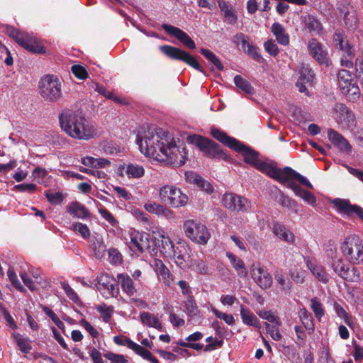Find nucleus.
Here are the masks:
<instances>
[{"instance_id":"42","label":"nucleus","mask_w":363,"mask_h":363,"mask_svg":"<svg viewBox=\"0 0 363 363\" xmlns=\"http://www.w3.org/2000/svg\"><path fill=\"white\" fill-rule=\"evenodd\" d=\"M299 80L311 84L314 78V73L308 65L302 64L299 69Z\"/></svg>"},{"instance_id":"50","label":"nucleus","mask_w":363,"mask_h":363,"mask_svg":"<svg viewBox=\"0 0 363 363\" xmlns=\"http://www.w3.org/2000/svg\"><path fill=\"white\" fill-rule=\"evenodd\" d=\"M342 278L348 281L357 282L360 280V272L356 267H348Z\"/></svg>"},{"instance_id":"4","label":"nucleus","mask_w":363,"mask_h":363,"mask_svg":"<svg viewBox=\"0 0 363 363\" xmlns=\"http://www.w3.org/2000/svg\"><path fill=\"white\" fill-rule=\"evenodd\" d=\"M340 250L342 255L351 264L363 263V241L355 235L346 237L342 242Z\"/></svg>"},{"instance_id":"6","label":"nucleus","mask_w":363,"mask_h":363,"mask_svg":"<svg viewBox=\"0 0 363 363\" xmlns=\"http://www.w3.org/2000/svg\"><path fill=\"white\" fill-rule=\"evenodd\" d=\"M5 31L9 36L28 51L33 53L45 52L42 41L36 37L21 32L11 26H7Z\"/></svg>"},{"instance_id":"36","label":"nucleus","mask_w":363,"mask_h":363,"mask_svg":"<svg viewBox=\"0 0 363 363\" xmlns=\"http://www.w3.org/2000/svg\"><path fill=\"white\" fill-rule=\"evenodd\" d=\"M155 271L160 279H162L165 284L169 286L172 283V274L168 268L160 260L155 262Z\"/></svg>"},{"instance_id":"9","label":"nucleus","mask_w":363,"mask_h":363,"mask_svg":"<svg viewBox=\"0 0 363 363\" xmlns=\"http://www.w3.org/2000/svg\"><path fill=\"white\" fill-rule=\"evenodd\" d=\"M187 142L196 145L206 155L212 158H222L225 152L214 141L198 135H191L187 137Z\"/></svg>"},{"instance_id":"19","label":"nucleus","mask_w":363,"mask_h":363,"mask_svg":"<svg viewBox=\"0 0 363 363\" xmlns=\"http://www.w3.org/2000/svg\"><path fill=\"white\" fill-rule=\"evenodd\" d=\"M97 289L104 297L115 296L118 293L116 280L108 274H101L98 279Z\"/></svg>"},{"instance_id":"2","label":"nucleus","mask_w":363,"mask_h":363,"mask_svg":"<svg viewBox=\"0 0 363 363\" xmlns=\"http://www.w3.org/2000/svg\"><path fill=\"white\" fill-rule=\"evenodd\" d=\"M59 120L62 130L73 139L89 140L97 135L94 125L74 111H63Z\"/></svg>"},{"instance_id":"25","label":"nucleus","mask_w":363,"mask_h":363,"mask_svg":"<svg viewBox=\"0 0 363 363\" xmlns=\"http://www.w3.org/2000/svg\"><path fill=\"white\" fill-rule=\"evenodd\" d=\"M328 136L329 140L340 150L346 152H351L352 146L350 145L348 141L337 131L333 129H328Z\"/></svg>"},{"instance_id":"24","label":"nucleus","mask_w":363,"mask_h":363,"mask_svg":"<svg viewBox=\"0 0 363 363\" xmlns=\"http://www.w3.org/2000/svg\"><path fill=\"white\" fill-rule=\"evenodd\" d=\"M272 233L279 240L289 243L294 244L295 242L294 234L284 225L279 223H274L272 227Z\"/></svg>"},{"instance_id":"47","label":"nucleus","mask_w":363,"mask_h":363,"mask_svg":"<svg viewBox=\"0 0 363 363\" xmlns=\"http://www.w3.org/2000/svg\"><path fill=\"white\" fill-rule=\"evenodd\" d=\"M334 310L337 315L344 319L345 323L350 327L353 324V320L351 315H350L346 311L337 303H335L333 305Z\"/></svg>"},{"instance_id":"17","label":"nucleus","mask_w":363,"mask_h":363,"mask_svg":"<svg viewBox=\"0 0 363 363\" xmlns=\"http://www.w3.org/2000/svg\"><path fill=\"white\" fill-rule=\"evenodd\" d=\"M130 238L129 247L133 251L137 250L140 252H144L150 250L153 247V241L150 239V235L147 233L132 231Z\"/></svg>"},{"instance_id":"39","label":"nucleus","mask_w":363,"mask_h":363,"mask_svg":"<svg viewBox=\"0 0 363 363\" xmlns=\"http://www.w3.org/2000/svg\"><path fill=\"white\" fill-rule=\"evenodd\" d=\"M344 13V21L348 28H354L357 24V17L356 11L352 6H346L342 11Z\"/></svg>"},{"instance_id":"41","label":"nucleus","mask_w":363,"mask_h":363,"mask_svg":"<svg viewBox=\"0 0 363 363\" xmlns=\"http://www.w3.org/2000/svg\"><path fill=\"white\" fill-rule=\"evenodd\" d=\"M303 22L306 27L309 30L310 32H315L320 33L322 30L321 23L314 16L308 15L304 17Z\"/></svg>"},{"instance_id":"7","label":"nucleus","mask_w":363,"mask_h":363,"mask_svg":"<svg viewBox=\"0 0 363 363\" xmlns=\"http://www.w3.org/2000/svg\"><path fill=\"white\" fill-rule=\"evenodd\" d=\"M263 173L283 184H286L289 179H296L301 184L313 189L312 184L306 177L288 167L282 169H277L269 163Z\"/></svg>"},{"instance_id":"64","label":"nucleus","mask_w":363,"mask_h":363,"mask_svg":"<svg viewBox=\"0 0 363 363\" xmlns=\"http://www.w3.org/2000/svg\"><path fill=\"white\" fill-rule=\"evenodd\" d=\"M298 196L303 199L306 202L312 206H315L316 199L315 196L309 192L308 191L302 189L300 192L297 194Z\"/></svg>"},{"instance_id":"18","label":"nucleus","mask_w":363,"mask_h":363,"mask_svg":"<svg viewBox=\"0 0 363 363\" xmlns=\"http://www.w3.org/2000/svg\"><path fill=\"white\" fill-rule=\"evenodd\" d=\"M152 237L160 242L159 247L164 256L166 257H171V255L173 254V249H174L176 245L167 235L164 229L157 227L152 230Z\"/></svg>"},{"instance_id":"5","label":"nucleus","mask_w":363,"mask_h":363,"mask_svg":"<svg viewBox=\"0 0 363 363\" xmlns=\"http://www.w3.org/2000/svg\"><path fill=\"white\" fill-rule=\"evenodd\" d=\"M39 93L48 102H57L62 96V82L53 74H47L39 82Z\"/></svg>"},{"instance_id":"59","label":"nucleus","mask_w":363,"mask_h":363,"mask_svg":"<svg viewBox=\"0 0 363 363\" xmlns=\"http://www.w3.org/2000/svg\"><path fill=\"white\" fill-rule=\"evenodd\" d=\"M264 325L267 333L274 340L280 341L282 339V335L278 328L279 327L276 325L272 326L267 323H265Z\"/></svg>"},{"instance_id":"31","label":"nucleus","mask_w":363,"mask_h":363,"mask_svg":"<svg viewBox=\"0 0 363 363\" xmlns=\"http://www.w3.org/2000/svg\"><path fill=\"white\" fill-rule=\"evenodd\" d=\"M117 279L121 286L122 290L127 295L133 296L136 292L133 280L128 274H118Z\"/></svg>"},{"instance_id":"33","label":"nucleus","mask_w":363,"mask_h":363,"mask_svg":"<svg viewBox=\"0 0 363 363\" xmlns=\"http://www.w3.org/2000/svg\"><path fill=\"white\" fill-rule=\"evenodd\" d=\"M67 211L77 218L83 219L89 217V212L85 206L77 201L69 204Z\"/></svg>"},{"instance_id":"35","label":"nucleus","mask_w":363,"mask_h":363,"mask_svg":"<svg viewBox=\"0 0 363 363\" xmlns=\"http://www.w3.org/2000/svg\"><path fill=\"white\" fill-rule=\"evenodd\" d=\"M226 255L228 257L233 267L237 271L238 275L242 278L246 277L247 275V271L245 268L243 261L233 253L227 252Z\"/></svg>"},{"instance_id":"8","label":"nucleus","mask_w":363,"mask_h":363,"mask_svg":"<svg viewBox=\"0 0 363 363\" xmlns=\"http://www.w3.org/2000/svg\"><path fill=\"white\" fill-rule=\"evenodd\" d=\"M159 198L162 202L167 203L173 208L184 206L189 201L188 196L173 185H164L160 187Z\"/></svg>"},{"instance_id":"57","label":"nucleus","mask_w":363,"mask_h":363,"mask_svg":"<svg viewBox=\"0 0 363 363\" xmlns=\"http://www.w3.org/2000/svg\"><path fill=\"white\" fill-rule=\"evenodd\" d=\"M163 205L155 201H147L144 204V208L150 213L155 214L160 216V213Z\"/></svg>"},{"instance_id":"58","label":"nucleus","mask_w":363,"mask_h":363,"mask_svg":"<svg viewBox=\"0 0 363 363\" xmlns=\"http://www.w3.org/2000/svg\"><path fill=\"white\" fill-rule=\"evenodd\" d=\"M7 274L9 280L12 283L13 286L18 291L23 292L25 291L24 287L21 285V282L17 278V275L12 268H9L7 272Z\"/></svg>"},{"instance_id":"22","label":"nucleus","mask_w":363,"mask_h":363,"mask_svg":"<svg viewBox=\"0 0 363 363\" xmlns=\"http://www.w3.org/2000/svg\"><path fill=\"white\" fill-rule=\"evenodd\" d=\"M235 42L241 45L242 49L255 60H259L261 56L258 52V48L250 42L249 38L243 33H237L235 35Z\"/></svg>"},{"instance_id":"53","label":"nucleus","mask_w":363,"mask_h":363,"mask_svg":"<svg viewBox=\"0 0 363 363\" xmlns=\"http://www.w3.org/2000/svg\"><path fill=\"white\" fill-rule=\"evenodd\" d=\"M275 279L280 285L281 290L289 291L292 287L291 281L281 274H275Z\"/></svg>"},{"instance_id":"21","label":"nucleus","mask_w":363,"mask_h":363,"mask_svg":"<svg viewBox=\"0 0 363 363\" xmlns=\"http://www.w3.org/2000/svg\"><path fill=\"white\" fill-rule=\"evenodd\" d=\"M162 28L169 35L177 38L185 46L189 49H195L196 45L194 40L184 31L177 27H174L168 24H163Z\"/></svg>"},{"instance_id":"38","label":"nucleus","mask_w":363,"mask_h":363,"mask_svg":"<svg viewBox=\"0 0 363 363\" xmlns=\"http://www.w3.org/2000/svg\"><path fill=\"white\" fill-rule=\"evenodd\" d=\"M12 337L15 340L19 350L24 354H28L32 349L31 341L28 337H25L20 333H13Z\"/></svg>"},{"instance_id":"46","label":"nucleus","mask_w":363,"mask_h":363,"mask_svg":"<svg viewBox=\"0 0 363 363\" xmlns=\"http://www.w3.org/2000/svg\"><path fill=\"white\" fill-rule=\"evenodd\" d=\"M90 86L94 91H97L99 94L104 96V97H106L107 99H111L113 100L114 101H116L118 103L122 102V101L118 97L114 96L111 91L106 90L103 86H101L96 82H92Z\"/></svg>"},{"instance_id":"49","label":"nucleus","mask_w":363,"mask_h":363,"mask_svg":"<svg viewBox=\"0 0 363 363\" xmlns=\"http://www.w3.org/2000/svg\"><path fill=\"white\" fill-rule=\"evenodd\" d=\"M325 253L328 258L333 260L337 259V247L335 242L333 240H330L325 244Z\"/></svg>"},{"instance_id":"40","label":"nucleus","mask_w":363,"mask_h":363,"mask_svg":"<svg viewBox=\"0 0 363 363\" xmlns=\"http://www.w3.org/2000/svg\"><path fill=\"white\" fill-rule=\"evenodd\" d=\"M234 82L236 86L245 94L250 95H252L255 94L254 88L251 86L250 82L245 79H244L242 76L236 75L234 77Z\"/></svg>"},{"instance_id":"27","label":"nucleus","mask_w":363,"mask_h":363,"mask_svg":"<svg viewBox=\"0 0 363 363\" xmlns=\"http://www.w3.org/2000/svg\"><path fill=\"white\" fill-rule=\"evenodd\" d=\"M306 264L313 275L319 281L324 284L328 281L329 276L323 266L309 258L306 259Z\"/></svg>"},{"instance_id":"15","label":"nucleus","mask_w":363,"mask_h":363,"mask_svg":"<svg viewBox=\"0 0 363 363\" xmlns=\"http://www.w3.org/2000/svg\"><path fill=\"white\" fill-rule=\"evenodd\" d=\"M223 206L233 211H247L250 202L245 198L233 193H225L222 198Z\"/></svg>"},{"instance_id":"51","label":"nucleus","mask_w":363,"mask_h":363,"mask_svg":"<svg viewBox=\"0 0 363 363\" xmlns=\"http://www.w3.org/2000/svg\"><path fill=\"white\" fill-rule=\"evenodd\" d=\"M72 230L79 233L82 238L86 239L90 236V230L86 225L77 222L73 223L71 227Z\"/></svg>"},{"instance_id":"28","label":"nucleus","mask_w":363,"mask_h":363,"mask_svg":"<svg viewBox=\"0 0 363 363\" xmlns=\"http://www.w3.org/2000/svg\"><path fill=\"white\" fill-rule=\"evenodd\" d=\"M271 32L275 36L279 44L284 46L289 44V35L281 23H274L271 27Z\"/></svg>"},{"instance_id":"60","label":"nucleus","mask_w":363,"mask_h":363,"mask_svg":"<svg viewBox=\"0 0 363 363\" xmlns=\"http://www.w3.org/2000/svg\"><path fill=\"white\" fill-rule=\"evenodd\" d=\"M192 269L196 272L201 274H208L209 273V267L201 259L195 261L192 264Z\"/></svg>"},{"instance_id":"26","label":"nucleus","mask_w":363,"mask_h":363,"mask_svg":"<svg viewBox=\"0 0 363 363\" xmlns=\"http://www.w3.org/2000/svg\"><path fill=\"white\" fill-rule=\"evenodd\" d=\"M185 178L186 182L191 184H196L201 190L210 194L213 191L212 184L203 179L200 175L195 172H189L185 173Z\"/></svg>"},{"instance_id":"56","label":"nucleus","mask_w":363,"mask_h":363,"mask_svg":"<svg viewBox=\"0 0 363 363\" xmlns=\"http://www.w3.org/2000/svg\"><path fill=\"white\" fill-rule=\"evenodd\" d=\"M48 201L53 204H60L64 199V196L60 192L46 191L45 194Z\"/></svg>"},{"instance_id":"63","label":"nucleus","mask_w":363,"mask_h":363,"mask_svg":"<svg viewBox=\"0 0 363 363\" xmlns=\"http://www.w3.org/2000/svg\"><path fill=\"white\" fill-rule=\"evenodd\" d=\"M265 50L272 56H277L279 52V49L274 40L272 39L267 40L264 44Z\"/></svg>"},{"instance_id":"61","label":"nucleus","mask_w":363,"mask_h":363,"mask_svg":"<svg viewBox=\"0 0 363 363\" xmlns=\"http://www.w3.org/2000/svg\"><path fill=\"white\" fill-rule=\"evenodd\" d=\"M108 261L113 264H118L121 263L122 255L118 250L115 248H110L108 251Z\"/></svg>"},{"instance_id":"1","label":"nucleus","mask_w":363,"mask_h":363,"mask_svg":"<svg viewBox=\"0 0 363 363\" xmlns=\"http://www.w3.org/2000/svg\"><path fill=\"white\" fill-rule=\"evenodd\" d=\"M136 143L144 155L160 162L181 167L186 162L185 148L178 146L174 138L161 129L142 128L137 135Z\"/></svg>"},{"instance_id":"34","label":"nucleus","mask_w":363,"mask_h":363,"mask_svg":"<svg viewBox=\"0 0 363 363\" xmlns=\"http://www.w3.org/2000/svg\"><path fill=\"white\" fill-rule=\"evenodd\" d=\"M333 203L338 212L347 216H352L357 207V205H352L349 201L341 199H335Z\"/></svg>"},{"instance_id":"14","label":"nucleus","mask_w":363,"mask_h":363,"mask_svg":"<svg viewBox=\"0 0 363 363\" xmlns=\"http://www.w3.org/2000/svg\"><path fill=\"white\" fill-rule=\"evenodd\" d=\"M250 275L254 281L262 289L271 287L272 277L266 267L260 263L257 262L252 264L250 267Z\"/></svg>"},{"instance_id":"48","label":"nucleus","mask_w":363,"mask_h":363,"mask_svg":"<svg viewBox=\"0 0 363 363\" xmlns=\"http://www.w3.org/2000/svg\"><path fill=\"white\" fill-rule=\"evenodd\" d=\"M331 267L333 271L337 274L340 277H344V274L348 268L347 265L345 264L342 257L337 258L333 260Z\"/></svg>"},{"instance_id":"10","label":"nucleus","mask_w":363,"mask_h":363,"mask_svg":"<svg viewBox=\"0 0 363 363\" xmlns=\"http://www.w3.org/2000/svg\"><path fill=\"white\" fill-rule=\"evenodd\" d=\"M338 84L342 93L350 100L355 101L360 96L359 88L350 72L341 69L338 73Z\"/></svg>"},{"instance_id":"37","label":"nucleus","mask_w":363,"mask_h":363,"mask_svg":"<svg viewBox=\"0 0 363 363\" xmlns=\"http://www.w3.org/2000/svg\"><path fill=\"white\" fill-rule=\"evenodd\" d=\"M125 172L129 179H139L144 176L145 169L142 165L130 163L125 167Z\"/></svg>"},{"instance_id":"23","label":"nucleus","mask_w":363,"mask_h":363,"mask_svg":"<svg viewBox=\"0 0 363 363\" xmlns=\"http://www.w3.org/2000/svg\"><path fill=\"white\" fill-rule=\"evenodd\" d=\"M168 257L173 258L176 264L180 268L185 267L186 260L189 258L186 244L185 242H178L177 245L173 249V254Z\"/></svg>"},{"instance_id":"32","label":"nucleus","mask_w":363,"mask_h":363,"mask_svg":"<svg viewBox=\"0 0 363 363\" xmlns=\"http://www.w3.org/2000/svg\"><path fill=\"white\" fill-rule=\"evenodd\" d=\"M240 316L245 324L259 329L261 328L260 322L256 315L242 306L240 307Z\"/></svg>"},{"instance_id":"43","label":"nucleus","mask_w":363,"mask_h":363,"mask_svg":"<svg viewBox=\"0 0 363 363\" xmlns=\"http://www.w3.org/2000/svg\"><path fill=\"white\" fill-rule=\"evenodd\" d=\"M299 318L306 330L309 332L313 330V318L310 312H308L306 308L301 309L299 311Z\"/></svg>"},{"instance_id":"30","label":"nucleus","mask_w":363,"mask_h":363,"mask_svg":"<svg viewBox=\"0 0 363 363\" xmlns=\"http://www.w3.org/2000/svg\"><path fill=\"white\" fill-rule=\"evenodd\" d=\"M218 3L224 20L228 23H235L237 16L233 6L223 0H218Z\"/></svg>"},{"instance_id":"55","label":"nucleus","mask_w":363,"mask_h":363,"mask_svg":"<svg viewBox=\"0 0 363 363\" xmlns=\"http://www.w3.org/2000/svg\"><path fill=\"white\" fill-rule=\"evenodd\" d=\"M291 279L297 284H303L306 279V272L303 269H293L289 272Z\"/></svg>"},{"instance_id":"12","label":"nucleus","mask_w":363,"mask_h":363,"mask_svg":"<svg viewBox=\"0 0 363 363\" xmlns=\"http://www.w3.org/2000/svg\"><path fill=\"white\" fill-rule=\"evenodd\" d=\"M160 50L167 57L173 60H182L196 70L204 73L203 69L197 60L187 52L171 45H162L160 47Z\"/></svg>"},{"instance_id":"62","label":"nucleus","mask_w":363,"mask_h":363,"mask_svg":"<svg viewBox=\"0 0 363 363\" xmlns=\"http://www.w3.org/2000/svg\"><path fill=\"white\" fill-rule=\"evenodd\" d=\"M104 357L112 363H127L125 357L123 354L108 352L104 354Z\"/></svg>"},{"instance_id":"13","label":"nucleus","mask_w":363,"mask_h":363,"mask_svg":"<svg viewBox=\"0 0 363 363\" xmlns=\"http://www.w3.org/2000/svg\"><path fill=\"white\" fill-rule=\"evenodd\" d=\"M333 117L345 128H352L355 125L354 113L343 104H336L333 108Z\"/></svg>"},{"instance_id":"44","label":"nucleus","mask_w":363,"mask_h":363,"mask_svg":"<svg viewBox=\"0 0 363 363\" xmlns=\"http://www.w3.org/2000/svg\"><path fill=\"white\" fill-rule=\"evenodd\" d=\"M201 53L209 61L211 62L218 70L221 71L223 69L224 67L220 62V60L217 57V56L211 50L205 48H201Z\"/></svg>"},{"instance_id":"54","label":"nucleus","mask_w":363,"mask_h":363,"mask_svg":"<svg viewBox=\"0 0 363 363\" xmlns=\"http://www.w3.org/2000/svg\"><path fill=\"white\" fill-rule=\"evenodd\" d=\"M211 311L217 318L224 320L228 325H233L235 323V318L233 315L220 312L216 308H212Z\"/></svg>"},{"instance_id":"11","label":"nucleus","mask_w":363,"mask_h":363,"mask_svg":"<svg viewBox=\"0 0 363 363\" xmlns=\"http://www.w3.org/2000/svg\"><path fill=\"white\" fill-rule=\"evenodd\" d=\"M184 229L186 236L196 243L205 245L211 236L204 225L197 223L192 220H188L184 223Z\"/></svg>"},{"instance_id":"45","label":"nucleus","mask_w":363,"mask_h":363,"mask_svg":"<svg viewBox=\"0 0 363 363\" xmlns=\"http://www.w3.org/2000/svg\"><path fill=\"white\" fill-rule=\"evenodd\" d=\"M257 314L261 318L267 320L268 322L273 323L277 327H279L281 325L280 318L271 311H260Z\"/></svg>"},{"instance_id":"16","label":"nucleus","mask_w":363,"mask_h":363,"mask_svg":"<svg viewBox=\"0 0 363 363\" xmlns=\"http://www.w3.org/2000/svg\"><path fill=\"white\" fill-rule=\"evenodd\" d=\"M334 41L336 43V46H337L340 50L344 52L345 55V58L341 60V65L347 68L352 67L354 50L348 43V41L345 40L344 35L340 31L336 32L334 36Z\"/></svg>"},{"instance_id":"52","label":"nucleus","mask_w":363,"mask_h":363,"mask_svg":"<svg viewBox=\"0 0 363 363\" xmlns=\"http://www.w3.org/2000/svg\"><path fill=\"white\" fill-rule=\"evenodd\" d=\"M311 308L314 313L315 316L320 320L324 315V309L322 303L318 300L317 298H313L311 300Z\"/></svg>"},{"instance_id":"20","label":"nucleus","mask_w":363,"mask_h":363,"mask_svg":"<svg viewBox=\"0 0 363 363\" xmlns=\"http://www.w3.org/2000/svg\"><path fill=\"white\" fill-rule=\"evenodd\" d=\"M310 55L320 64L328 65V54L324 46L316 39H311L308 43Z\"/></svg>"},{"instance_id":"29","label":"nucleus","mask_w":363,"mask_h":363,"mask_svg":"<svg viewBox=\"0 0 363 363\" xmlns=\"http://www.w3.org/2000/svg\"><path fill=\"white\" fill-rule=\"evenodd\" d=\"M140 321L142 323L150 328H154L159 331L163 330L162 323L157 315L149 312L140 313Z\"/></svg>"},{"instance_id":"3","label":"nucleus","mask_w":363,"mask_h":363,"mask_svg":"<svg viewBox=\"0 0 363 363\" xmlns=\"http://www.w3.org/2000/svg\"><path fill=\"white\" fill-rule=\"evenodd\" d=\"M211 133L220 143L240 152L243 157L245 163L251 164L262 172H264L269 163L260 160L258 158L257 152L246 147L236 139L228 136L224 132L216 128H211Z\"/></svg>"}]
</instances>
